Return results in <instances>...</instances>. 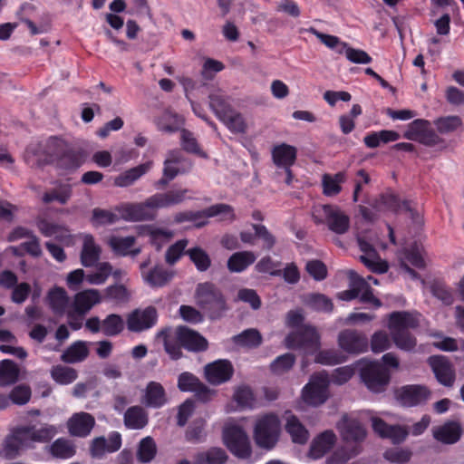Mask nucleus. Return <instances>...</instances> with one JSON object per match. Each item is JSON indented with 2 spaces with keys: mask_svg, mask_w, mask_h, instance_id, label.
<instances>
[{
  "mask_svg": "<svg viewBox=\"0 0 464 464\" xmlns=\"http://www.w3.org/2000/svg\"><path fill=\"white\" fill-rule=\"evenodd\" d=\"M188 189L172 190L157 193L141 203H123L116 208L119 217L126 221H141L154 219L157 210L181 203Z\"/></svg>",
  "mask_w": 464,
  "mask_h": 464,
  "instance_id": "obj_1",
  "label": "nucleus"
},
{
  "mask_svg": "<svg viewBox=\"0 0 464 464\" xmlns=\"http://www.w3.org/2000/svg\"><path fill=\"white\" fill-rule=\"evenodd\" d=\"M355 368L360 371L362 382L372 392H381L389 383V372L379 362L365 360L359 361L354 366L349 365L337 368L333 375V382L337 384L346 382L354 374Z\"/></svg>",
  "mask_w": 464,
  "mask_h": 464,
  "instance_id": "obj_2",
  "label": "nucleus"
},
{
  "mask_svg": "<svg viewBox=\"0 0 464 464\" xmlns=\"http://www.w3.org/2000/svg\"><path fill=\"white\" fill-rule=\"evenodd\" d=\"M57 433V427L51 424L39 429L31 425L17 426L6 437L4 450L6 455L13 457L22 450L33 448L35 443L49 442Z\"/></svg>",
  "mask_w": 464,
  "mask_h": 464,
  "instance_id": "obj_3",
  "label": "nucleus"
},
{
  "mask_svg": "<svg viewBox=\"0 0 464 464\" xmlns=\"http://www.w3.org/2000/svg\"><path fill=\"white\" fill-rule=\"evenodd\" d=\"M73 154L67 149V144L57 137H51L44 142L30 145L25 151V160L29 164L53 163L57 161L61 167H67L66 161L72 160ZM73 162L69 168H77Z\"/></svg>",
  "mask_w": 464,
  "mask_h": 464,
  "instance_id": "obj_4",
  "label": "nucleus"
},
{
  "mask_svg": "<svg viewBox=\"0 0 464 464\" xmlns=\"http://www.w3.org/2000/svg\"><path fill=\"white\" fill-rule=\"evenodd\" d=\"M420 318V314L409 312H394L389 315L388 328L397 348L406 352L415 348L417 341L408 330L418 327Z\"/></svg>",
  "mask_w": 464,
  "mask_h": 464,
  "instance_id": "obj_5",
  "label": "nucleus"
},
{
  "mask_svg": "<svg viewBox=\"0 0 464 464\" xmlns=\"http://www.w3.org/2000/svg\"><path fill=\"white\" fill-rule=\"evenodd\" d=\"M303 314L300 311H291L287 314L286 323L297 329L285 339V345L290 349H304L307 353L315 351L319 347V334L315 329L308 325H301Z\"/></svg>",
  "mask_w": 464,
  "mask_h": 464,
  "instance_id": "obj_6",
  "label": "nucleus"
},
{
  "mask_svg": "<svg viewBox=\"0 0 464 464\" xmlns=\"http://www.w3.org/2000/svg\"><path fill=\"white\" fill-rule=\"evenodd\" d=\"M280 433L281 421L276 414L266 413L256 419L253 438L258 447L273 449L279 440Z\"/></svg>",
  "mask_w": 464,
  "mask_h": 464,
  "instance_id": "obj_7",
  "label": "nucleus"
},
{
  "mask_svg": "<svg viewBox=\"0 0 464 464\" xmlns=\"http://www.w3.org/2000/svg\"><path fill=\"white\" fill-rule=\"evenodd\" d=\"M312 218L316 224H325L336 234H344L350 227L349 217L334 205H314L312 208Z\"/></svg>",
  "mask_w": 464,
  "mask_h": 464,
  "instance_id": "obj_8",
  "label": "nucleus"
},
{
  "mask_svg": "<svg viewBox=\"0 0 464 464\" xmlns=\"http://www.w3.org/2000/svg\"><path fill=\"white\" fill-rule=\"evenodd\" d=\"M357 240L359 247L363 253L360 256L361 262L372 272L385 273L388 270V265L378 256L374 249V246L384 248L385 245L382 244L378 237L372 232L359 235Z\"/></svg>",
  "mask_w": 464,
  "mask_h": 464,
  "instance_id": "obj_9",
  "label": "nucleus"
},
{
  "mask_svg": "<svg viewBox=\"0 0 464 464\" xmlns=\"http://www.w3.org/2000/svg\"><path fill=\"white\" fill-rule=\"evenodd\" d=\"M223 440L235 456L240 459H246L250 456L251 446L248 436L237 423L229 421L225 425Z\"/></svg>",
  "mask_w": 464,
  "mask_h": 464,
  "instance_id": "obj_10",
  "label": "nucleus"
},
{
  "mask_svg": "<svg viewBox=\"0 0 464 464\" xmlns=\"http://www.w3.org/2000/svg\"><path fill=\"white\" fill-rule=\"evenodd\" d=\"M350 279V289L340 292L338 298L343 301H351L356 297H360V300L363 303H369L374 307H380L382 305L381 301L376 298L369 284L366 280L357 275L356 272L350 270L348 272Z\"/></svg>",
  "mask_w": 464,
  "mask_h": 464,
  "instance_id": "obj_11",
  "label": "nucleus"
},
{
  "mask_svg": "<svg viewBox=\"0 0 464 464\" xmlns=\"http://www.w3.org/2000/svg\"><path fill=\"white\" fill-rule=\"evenodd\" d=\"M329 382L325 373L320 372L311 376L308 383L302 390V401L314 407L324 403L329 397Z\"/></svg>",
  "mask_w": 464,
  "mask_h": 464,
  "instance_id": "obj_12",
  "label": "nucleus"
},
{
  "mask_svg": "<svg viewBox=\"0 0 464 464\" xmlns=\"http://www.w3.org/2000/svg\"><path fill=\"white\" fill-rule=\"evenodd\" d=\"M271 155L274 164L277 168L285 170L286 175L285 182L290 185L294 178L291 167L295 164L296 160V148L287 143H279L272 148Z\"/></svg>",
  "mask_w": 464,
  "mask_h": 464,
  "instance_id": "obj_13",
  "label": "nucleus"
},
{
  "mask_svg": "<svg viewBox=\"0 0 464 464\" xmlns=\"http://www.w3.org/2000/svg\"><path fill=\"white\" fill-rule=\"evenodd\" d=\"M430 391L424 385L411 384L398 389L395 392L397 401L404 407H416L430 399Z\"/></svg>",
  "mask_w": 464,
  "mask_h": 464,
  "instance_id": "obj_14",
  "label": "nucleus"
},
{
  "mask_svg": "<svg viewBox=\"0 0 464 464\" xmlns=\"http://www.w3.org/2000/svg\"><path fill=\"white\" fill-rule=\"evenodd\" d=\"M196 302L202 308L223 310L225 302L220 292L210 283L199 284L196 290Z\"/></svg>",
  "mask_w": 464,
  "mask_h": 464,
  "instance_id": "obj_15",
  "label": "nucleus"
},
{
  "mask_svg": "<svg viewBox=\"0 0 464 464\" xmlns=\"http://www.w3.org/2000/svg\"><path fill=\"white\" fill-rule=\"evenodd\" d=\"M158 314L154 307L137 309L127 317V328L130 332H142L156 324Z\"/></svg>",
  "mask_w": 464,
  "mask_h": 464,
  "instance_id": "obj_16",
  "label": "nucleus"
},
{
  "mask_svg": "<svg viewBox=\"0 0 464 464\" xmlns=\"http://www.w3.org/2000/svg\"><path fill=\"white\" fill-rule=\"evenodd\" d=\"M338 344L340 348L348 353H361L368 349V340L366 336L353 330H344L338 335Z\"/></svg>",
  "mask_w": 464,
  "mask_h": 464,
  "instance_id": "obj_17",
  "label": "nucleus"
},
{
  "mask_svg": "<svg viewBox=\"0 0 464 464\" xmlns=\"http://www.w3.org/2000/svg\"><path fill=\"white\" fill-rule=\"evenodd\" d=\"M102 296L98 289L89 288L78 292L74 297L70 310L73 311L78 316L82 317L94 305L101 304Z\"/></svg>",
  "mask_w": 464,
  "mask_h": 464,
  "instance_id": "obj_18",
  "label": "nucleus"
},
{
  "mask_svg": "<svg viewBox=\"0 0 464 464\" xmlns=\"http://www.w3.org/2000/svg\"><path fill=\"white\" fill-rule=\"evenodd\" d=\"M95 425L94 417L84 411L73 413L67 420L66 426L70 435L85 438L89 436Z\"/></svg>",
  "mask_w": 464,
  "mask_h": 464,
  "instance_id": "obj_19",
  "label": "nucleus"
},
{
  "mask_svg": "<svg viewBox=\"0 0 464 464\" xmlns=\"http://www.w3.org/2000/svg\"><path fill=\"white\" fill-rule=\"evenodd\" d=\"M429 363L440 383L451 386L455 381V372L446 357L435 355L429 358Z\"/></svg>",
  "mask_w": 464,
  "mask_h": 464,
  "instance_id": "obj_20",
  "label": "nucleus"
},
{
  "mask_svg": "<svg viewBox=\"0 0 464 464\" xmlns=\"http://www.w3.org/2000/svg\"><path fill=\"white\" fill-rule=\"evenodd\" d=\"M233 374V367L228 361L218 360L205 367V376L208 382L218 385L228 381Z\"/></svg>",
  "mask_w": 464,
  "mask_h": 464,
  "instance_id": "obj_21",
  "label": "nucleus"
},
{
  "mask_svg": "<svg viewBox=\"0 0 464 464\" xmlns=\"http://www.w3.org/2000/svg\"><path fill=\"white\" fill-rule=\"evenodd\" d=\"M372 429L382 438L390 439L393 443L402 442L408 436L409 431L406 427L400 425H388L382 420L372 418Z\"/></svg>",
  "mask_w": 464,
  "mask_h": 464,
  "instance_id": "obj_22",
  "label": "nucleus"
},
{
  "mask_svg": "<svg viewBox=\"0 0 464 464\" xmlns=\"http://www.w3.org/2000/svg\"><path fill=\"white\" fill-rule=\"evenodd\" d=\"M176 338H178L182 347L191 352L204 351L208 347L207 340L198 333L188 327L177 328Z\"/></svg>",
  "mask_w": 464,
  "mask_h": 464,
  "instance_id": "obj_23",
  "label": "nucleus"
},
{
  "mask_svg": "<svg viewBox=\"0 0 464 464\" xmlns=\"http://www.w3.org/2000/svg\"><path fill=\"white\" fill-rule=\"evenodd\" d=\"M178 387L182 392H195L202 401H208L214 392L208 389L190 372H183L179 376Z\"/></svg>",
  "mask_w": 464,
  "mask_h": 464,
  "instance_id": "obj_24",
  "label": "nucleus"
},
{
  "mask_svg": "<svg viewBox=\"0 0 464 464\" xmlns=\"http://www.w3.org/2000/svg\"><path fill=\"white\" fill-rule=\"evenodd\" d=\"M168 401L166 391L161 383L150 382L142 392L141 402L150 408H160Z\"/></svg>",
  "mask_w": 464,
  "mask_h": 464,
  "instance_id": "obj_25",
  "label": "nucleus"
},
{
  "mask_svg": "<svg viewBox=\"0 0 464 464\" xmlns=\"http://www.w3.org/2000/svg\"><path fill=\"white\" fill-rule=\"evenodd\" d=\"M433 438L443 444H454L462 435V428L457 421L445 422L432 429Z\"/></svg>",
  "mask_w": 464,
  "mask_h": 464,
  "instance_id": "obj_26",
  "label": "nucleus"
},
{
  "mask_svg": "<svg viewBox=\"0 0 464 464\" xmlns=\"http://www.w3.org/2000/svg\"><path fill=\"white\" fill-rule=\"evenodd\" d=\"M139 234L143 237H148L150 244L153 245L157 249H160L174 237V232L172 230L158 227L156 225L140 227Z\"/></svg>",
  "mask_w": 464,
  "mask_h": 464,
  "instance_id": "obj_27",
  "label": "nucleus"
},
{
  "mask_svg": "<svg viewBox=\"0 0 464 464\" xmlns=\"http://www.w3.org/2000/svg\"><path fill=\"white\" fill-rule=\"evenodd\" d=\"M343 439L345 441H360L366 436L365 429L356 419L344 416L337 424Z\"/></svg>",
  "mask_w": 464,
  "mask_h": 464,
  "instance_id": "obj_28",
  "label": "nucleus"
},
{
  "mask_svg": "<svg viewBox=\"0 0 464 464\" xmlns=\"http://www.w3.org/2000/svg\"><path fill=\"white\" fill-rule=\"evenodd\" d=\"M401 266L412 278L417 277V274L409 267L411 265L417 268H423L426 265L423 256V247L420 245L411 246L406 249L401 256Z\"/></svg>",
  "mask_w": 464,
  "mask_h": 464,
  "instance_id": "obj_29",
  "label": "nucleus"
},
{
  "mask_svg": "<svg viewBox=\"0 0 464 464\" xmlns=\"http://www.w3.org/2000/svg\"><path fill=\"white\" fill-rule=\"evenodd\" d=\"M37 227L44 237H53L65 246L72 244V236L69 229L63 226L44 219L37 223Z\"/></svg>",
  "mask_w": 464,
  "mask_h": 464,
  "instance_id": "obj_30",
  "label": "nucleus"
},
{
  "mask_svg": "<svg viewBox=\"0 0 464 464\" xmlns=\"http://www.w3.org/2000/svg\"><path fill=\"white\" fill-rule=\"evenodd\" d=\"M136 238L132 236H111L108 239V245L111 250L119 256H135L140 253V247H135Z\"/></svg>",
  "mask_w": 464,
  "mask_h": 464,
  "instance_id": "obj_31",
  "label": "nucleus"
},
{
  "mask_svg": "<svg viewBox=\"0 0 464 464\" xmlns=\"http://www.w3.org/2000/svg\"><path fill=\"white\" fill-rule=\"evenodd\" d=\"M153 162L149 160L145 163L140 164L134 168L129 169L115 177L113 184L116 187L126 188L131 186L140 178L145 175L151 168Z\"/></svg>",
  "mask_w": 464,
  "mask_h": 464,
  "instance_id": "obj_32",
  "label": "nucleus"
},
{
  "mask_svg": "<svg viewBox=\"0 0 464 464\" xmlns=\"http://www.w3.org/2000/svg\"><path fill=\"white\" fill-rule=\"evenodd\" d=\"M336 437L331 430H325L316 436L310 447L309 457L312 459H320L328 452L334 445Z\"/></svg>",
  "mask_w": 464,
  "mask_h": 464,
  "instance_id": "obj_33",
  "label": "nucleus"
},
{
  "mask_svg": "<svg viewBox=\"0 0 464 464\" xmlns=\"http://www.w3.org/2000/svg\"><path fill=\"white\" fill-rule=\"evenodd\" d=\"M102 249L99 245L94 241V238L90 234L82 235V248L81 251V263L85 267L94 266L100 256Z\"/></svg>",
  "mask_w": 464,
  "mask_h": 464,
  "instance_id": "obj_34",
  "label": "nucleus"
},
{
  "mask_svg": "<svg viewBox=\"0 0 464 464\" xmlns=\"http://www.w3.org/2000/svg\"><path fill=\"white\" fill-rule=\"evenodd\" d=\"M150 261L147 260L140 266L143 280L152 287L163 286L171 278L172 275L158 266L150 271H145Z\"/></svg>",
  "mask_w": 464,
  "mask_h": 464,
  "instance_id": "obj_35",
  "label": "nucleus"
},
{
  "mask_svg": "<svg viewBox=\"0 0 464 464\" xmlns=\"http://www.w3.org/2000/svg\"><path fill=\"white\" fill-rule=\"evenodd\" d=\"M156 339L163 343L166 353L172 360H178L182 356V345L176 338V330L174 332L169 329L161 330L157 334Z\"/></svg>",
  "mask_w": 464,
  "mask_h": 464,
  "instance_id": "obj_36",
  "label": "nucleus"
},
{
  "mask_svg": "<svg viewBox=\"0 0 464 464\" xmlns=\"http://www.w3.org/2000/svg\"><path fill=\"white\" fill-rule=\"evenodd\" d=\"M124 424L130 430H141L148 424V414L140 406H132L124 413Z\"/></svg>",
  "mask_w": 464,
  "mask_h": 464,
  "instance_id": "obj_37",
  "label": "nucleus"
},
{
  "mask_svg": "<svg viewBox=\"0 0 464 464\" xmlns=\"http://www.w3.org/2000/svg\"><path fill=\"white\" fill-rule=\"evenodd\" d=\"M47 302L52 310L56 314H64L69 305V296L62 287H53L47 295Z\"/></svg>",
  "mask_w": 464,
  "mask_h": 464,
  "instance_id": "obj_38",
  "label": "nucleus"
},
{
  "mask_svg": "<svg viewBox=\"0 0 464 464\" xmlns=\"http://www.w3.org/2000/svg\"><path fill=\"white\" fill-rule=\"evenodd\" d=\"M256 258L254 253L250 251L234 253L227 260V268L230 272L240 273L252 265Z\"/></svg>",
  "mask_w": 464,
  "mask_h": 464,
  "instance_id": "obj_39",
  "label": "nucleus"
},
{
  "mask_svg": "<svg viewBox=\"0 0 464 464\" xmlns=\"http://www.w3.org/2000/svg\"><path fill=\"white\" fill-rule=\"evenodd\" d=\"M196 217L205 218L217 217L219 220L227 222H232L236 218L233 208L227 204L213 205L204 211L197 213Z\"/></svg>",
  "mask_w": 464,
  "mask_h": 464,
  "instance_id": "obj_40",
  "label": "nucleus"
},
{
  "mask_svg": "<svg viewBox=\"0 0 464 464\" xmlns=\"http://www.w3.org/2000/svg\"><path fill=\"white\" fill-rule=\"evenodd\" d=\"M86 282L92 285H101L106 283L112 274V266L109 262L96 263L94 268L89 271Z\"/></svg>",
  "mask_w": 464,
  "mask_h": 464,
  "instance_id": "obj_41",
  "label": "nucleus"
},
{
  "mask_svg": "<svg viewBox=\"0 0 464 464\" xmlns=\"http://www.w3.org/2000/svg\"><path fill=\"white\" fill-rule=\"evenodd\" d=\"M346 180L344 172H338L336 174H324L322 177L323 193L327 197H334L342 190V183Z\"/></svg>",
  "mask_w": 464,
  "mask_h": 464,
  "instance_id": "obj_42",
  "label": "nucleus"
},
{
  "mask_svg": "<svg viewBox=\"0 0 464 464\" xmlns=\"http://www.w3.org/2000/svg\"><path fill=\"white\" fill-rule=\"evenodd\" d=\"M285 430L295 443L304 444L308 440V430L299 420L292 414L286 417Z\"/></svg>",
  "mask_w": 464,
  "mask_h": 464,
  "instance_id": "obj_43",
  "label": "nucleus"
},
{
  "mask_svg": "<svg viewBox=\"0 0 464 464\" xmlns=\"http://www.w3.org/2000/svg\"><path fill=\"white\" fill-rule=\"evenodd\" d=\"M184 120L182 117L171 111H164L157 120L156 125L160 131L175 132L183 126Z\"/></svg>",
  "mask_w": 464,
  "mask_h": 464,
  "instance_id": "obj_44",
  "label": "nucleus"
},
{
  "mask_svg": "<svg viewBox=\"0 0 464 464\" xmlns=\"http://www.w3.org/2000/svg\"><path fill=\"white\" fill-rule=\"evenodd\" d=\"M49 451L54 458L66 459L75 455L76 448L72 440L59 438L50 445Z\"/></svg>",
  "mask_w": 464,
  "mask_h": 464,
  "instance_id": "obj_45",
  "label": "nucleus"
},
{
  "mask_svg": "<svg viewBox=\"0 0 464 464\" xmlns=\"http://www.w3.org/2000/svg\"><path fill=\"white\" fill-rule=\"evenodd\" d=\"M400 135L394 130H383L367 134L363 138V142L367 148L374 149L381 143H388L399 140Z\"/></svg>",
  "mask_w": 464,
  "mask_h": 464,
  "instance_id": "obj_46",
  "label": "nucleus"
},
{
  "mask_svg": "<svg viewBox=\"0 0 464 464\" xmlns=\"http://www.w3.org/2000/svg\"><path fill=\"white\" fill-rule=\"evenodd\" d=\"M307 32L314 34L327 48L343 54L347 43L343 42L339 37L332 34H323L314 27L307 29Z\"/></svg>",
  "mask_w": 464,
  "mask_h": 464,
  "instance_id": "obj_47",
  "label": "nucleus"
},
{
  "mask_svg": "<svg viewBox=\"0 0 464 464\" xmlns=\"http://www.w3.org/2000/svg\"><path fill=\"white\" fill-rule=\"evenodd\" d=\"M209 106L218 119L232 111L227 98L221 91H216L209 95Z\"/></svg>",
  "mask_w": 464,
  "mask_h": 464,
  "instance_id": "obj_48",
  "label": "nucleus"
},
{
  "mask_svg": "<svg viewBox=\"0 0 464 464\" xmlns=\"http://www.w3.org/2000/svg\"><path fill=\"white\" fill-rule=\"evenodd\" d=\"M227 459V456L222 449L212 448L197 454L195 464H225Z\"/></svg>",
  "mask_w": 464,
  "mask_h": 464,
  "instance_id": "obj_49",
  "label": "nucleus"
},
{
  "mask_svg": "<svg viewBox=\"0 0 464 464\" xmlns=\"http://www.w3.org/2000/svg\"><path fill=\"white\" fill-rule=\"evenodd\" d=\"M19 368L10 360L0 362V385L5 386L14 383L18 380Z\"/></svg>",
  "mask_w": 464,
  "mask_h": 464,
  "instance_id": "obj_50",
  "label": "nucleus"
},
{
  "mask_svg": "<svg viewBox=\"0 0 464 464\" xmlns=\"http://www.w3.org/2000/svg\"><path fill=\"white\" fill-rule=\"evenodd\" d=\"M72 196V187L69 184H61L53 190L43 195V201L46 204L57 201L60 204H66Z\"/></svg>",
  "mask_w": 464,
  "mask_h": 464,
  "instance_id": "obj_51",
  "label": "nucleus"
},
{
  "mask_svg": "<svg viewBox=\"0 0 464 464\" xmlns=\"http://www.w3.org/2000/svg\"><path fill=\"white\" fill-rule=\"evenodd\" d=\"M88 355V348L83 342L72 343L63 354L62 360L68 363H74L84 360Z\"/></svg>",
  "mask_w": 464,
  "mask_h": 464,
  "instance_id": "obj_52",
  "label": "nucleus"
},
{
  "mask_svg": "<svg viewBox=\"0 0 464 464\" xmlns=\"http://www.w3.org/2000/svg\"><path fill=\"white\" fill-rule=\"evenodd\" d=\"M51 376L58 384L68 385L77 379L78 374L73 368L56 365L52 368Z\"/></svg>",
  "mask_w": 464,
  "mask_h": 464,
  "instance_id": "obj_53",
  "label": "nucleus"
},
{
  "mask_svg": "<svg viewBox=\"0 0 464 464\" xmlns=\"http://www.w3.org/2000/svg\"><path fill=\"white\" fill-rule=\"evenodd\" d=\"M180 160V153L179 151H171L164 161L163 179L159 181L160 184L165 185L173 179L179 173L177 164Z\"/></svg>",
  "mask_w": 464,
  "mask_h": 464,
  "instance_id": "obj_54",
  "label": "nucleus"
},
{
  "mask_svg": "<svg viewBox=\"0 0 464 464\" xmlns=\"http://www.w3.org/2000/svg\"><path fill=\"white\" fill-rule=\"evenodd\" d=\"M234 343L245 348H254L261 343L262 337L258 331L255 329H248L242 334L233 337Z\"/></svg>",
  "mask_w": 464,
  "mask_h": 464,
  "instance_id": "obj_55",
  "label": "nucleus"
},
{
  "mask_svg": "<svg viewBox=\"0 0 464 464\" xmlns=\"http://www.w3.org/2000/svg\"><path fill=\"white\" fill-rule=\"evenodd\" d=\"M123 328L124 321L118 314H110L102 323V331L109 336L119 334Z\"/></svg>",
  "mask_w": 464,
  "mask_h": 464,
  "instance_id": "obj_56",
  "label": "nucleus"
},
{
  "mask_svg": "<svg viewBox=\"0 0 464 464\" xmlns=\"http://www.w3.org/2000/svg\"><path fill=\"white\" fill-rule=\"evenodd\" d=\"M156 444L152 438L146 437L140 442L137 457L142 463H148L153 459L156 455Z\"/></svg>",
  "mask_w": 464,
  "mask_h": 464,
  "instance_id": "obj_57",
  "label": "nucleus"
},
{
  "mask_svg": "<svg viewBox=\"0 0 464 464\" xmlns=\"http://www.w3.org/2000/svg\"><path fill=\"white\" fill-rule=\"evenodd\" d=\"M232 132L242 133L246 130V123L241 114L231 111L223 119H219Z\"/></svg>",
  "mask_w": 464,
  "mask_h": 464,
  "instance_id": "obj_58",
  "label": "nucleus"
},
{
  "mask_svg": "<svg viewBox=\"0 0 464 464\" xmlns=\"http://www.w3.org/2000/svg\"><path fill=\"white\" fill-rule=\"evenodd\" d=\"M233 400L239 408H252L255 405L254 394L250 388L246 386L237 387L234 392Z\"/></svg>",
  "mask_w": 464,
  "mask_h": 464,
  "instance_id": "obj_59",
  "label": "nucleus"
},
{
  "mask_svg": "<svg viewBox=\"0 0 464 464\" xmlns=\"http://www.w3.org/2000/svg\"><path fill=\"white\" fill-rule=\"evenodd\" d=\"M392 345L389 334L384 331L375 332L371 338V350L374 353H381Z\"/></svg>",
  "mask_w": 464,
  "mask_h": 464,
  "instance_id": "obj_60",
  "label": "nucleus"
},
{
  "mask_svg": "<svg viewBox=\"0 0 464 464\" xmlns=\"http://www.w3.org/2000/svg\"><path fill=\"white\" fill-rule=\"evenodd\" d=\"M187 254L199 271H206L210 266L208 255L200 247H193Z\"/></svg>",
  "mask_w": 464,
  "mask_h": 464,
  "instance_id": "obj_61",
  "label": "nucleus"
},
{
  "mask_svg": "<svg viewBox=\"0 0 464 464\" xmlns=\"http://www.w3.org/2000/svg\"><path fill=\"white\" fill-rule=\"evenodd\" d=\"M119 218V214H114L111 211L94 208L92 211V224L94 227H100L115 223Z\"/></svg>",
  "mask_w": 464,
  "mask_h": 464,
  "instance_id": "obj_62",
  "label": "nucleus"
},
{
  "mask_svg": "<svg viewBox=\"0 0 464 464\" xmlns=\"http://www.w3.org/2000/svg\"><path fill=\"white\" fill-rule=\"evenodd\" d=\"M344 49L343 54L353 63L368 64L372 62V57L363 50L353 48L348 44Z\"/></svg>",
  "mask_w": 464,
  "mask_h": 464,
  "instance_id": "obj_63",
  "label": "nucleus"
},
{
  "mask_svg": "<svg viewBox=\"0 0 464 464\" xmlns=\"http://www.w3.org/2000/svg\"><path fill=\"white\" fill-rule=\"evenodd\" d=\"M225 68L224 64L212 58H205L202 64L201 75L206 80H211Z\"/></svg>",
  "mask_w": 464,
  "mask_h": 464,
  "instance_id": "obj_64",
  "label": "nucleus"
}]
</instances>
